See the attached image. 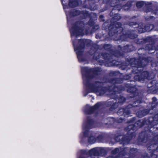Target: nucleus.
<instances>
[{
  "label": "nucleus",
  "mask_w": 158,
  "mask_h": 158,
  "mask_svg": "<svg viewBox=\"0 0 158 158\" xmlns=\"http://www.w3.org/2000/svg\"><path fill=\"white\" fill-rule=\"evenodd\" d=\"M146 64L139 63L138 64L136 65L135 67H142L144 66Z\"/></svg>",
  "instance_id": "obj_16"
},
{
  "label": "nucleus",
  "mask_w": 158,
  "mask_h": 158,
  "mask_svg": "<svg viewBox=\"0 0 158 158\" xmlns=\"http://www.w3.org/2000/svg\"><path fill=\"white\" fill-rule=\"evenodd\" d=\"M152 150H154V149H152Z\"/></svg>",
  "instance_id": "obj_38"
},
{
  "label": "nucleus",
  "mask_w": 158,
  "mask_h": 158,
  "mask_svg": "<svg viewBox=\"0 0 158 158\" xmlns=\"http://www.w3.org/2000/svg\"><path fill=\"white\" fill-rule=\"evenodd\" d=\"M119 152V149L118 148L115 149L113 151L112 153L114 154H116L117 153Z\"/></svg>",
  "instance_id": "obj_19"
},
{
  "label": "nucleus",
  "mask_w": 158,
  "mask_h": 158,
  "mask_svg": "<svg viewBox=\"0 0 158 158\" xmlns=\"http://www.w3.org/2000/svg\"><path fill=\"white\" fill-rule=\"evenodd\" d=\"M121 99L122 100V101H119V102H124L125 100V98H123V97H122L121 98Z\"/></svg>",
  "instance_id": "obj_23"
},
{
  "label": "nucleus",
  "mask_w": 158,
  "mask_h": 158,
  "mask_svg": "<svg viewBox=\"0 0 158 158\" xmlns=\"http://www.w3.org/2000/svg\"><path fill=\"white\" fill-rule=\"evenodd\" d=\"M108 107L109 106L108 102H99L96 104L94 106L90 107L89 105L86 106L84 108V112L87 114H91L101 106Z\"/></svg>",
  "instance_id": "obj_5"
},
{
  "label": "nucleus",
  "mask_w": 158,
  "mask_h": 158,
  "mask_svg": "<svg viewBox=\"0 0 158 158\" xmlns=\"http://www.w3.org/2000/svg\"><path fill=\"white\" fill-rule=\"evenodd\" d=\"M154 146V145H153L152 144L150 146V148H152V147H153Z\"/></svg>",
  "instance_id": "obj_31"
},
{
  "label": "nucleus",
  "mask_w": 158,
  "mask_h": 158,
  "mask_svg": "<svg viewBox=\"0 0 158 158\" xmlns=\"http://www.w3.org/2000/svg\"><path fill=\"white\" fill-rule=\"evenodd\" d=\"M76 14H75V15H77L79 14V12L77 11H76Z\"/></svg>",
  "instance_id": "obj_26"
},
{
  "label": "nucleus",
  "mask_w": 158,
  "mask_h": 158,
  "mask_svg": "<svg viewBox=\"0 0 158 158\" xmlns=\"http://www.w3.org/2000/svg\"><path fill=\"white\" fill-rule=\"evenodd\" d=\"M131 39H133V37H131Z\"/></svg>",
  "instance_id": "obj_39"
},
{
  "label": "nucleus",
  "mask_w": 158,
  "mask_h": 158,
  "mask_svg": "<svg viewBox=\"0 0 158 158\" xmlns=\"http://www.w3.org/2000/svg\"><path fill=\"white\" fill-rule=\"evenodd\" d=\"M69 6L72 7H75L78 5V3L76 1H73L72 2H70L69 3Z\"/></svg>",
  "instance_id": "obj_11"
},
{
  "label": "nucleus",
  "mask_w": 158,
  "mask_h": 158,
  "mask_svg": "<svg viewBox=\"0 0 158 158\" xmlns=\"http://www.w3.org/2000/svg\"><path fill=\"white\" fill-rule=\"evenodd\" d=\"M89 41L88 40L82 39L80 40H76L73 41L75 51L80 61H83L81 56L84 51V45L87 44Z\"/></svg>",
  "instance_id": "obj_2"
},
{
  "label": "nucleus",
  "mask_w": 158,
  "mask_h": 158,
  "mask_svg": "<svg viewBox=\"0 0 158 158\" xmlns=\"http://www.w3.org/2000/svg\"><path fill=\"white\" fill-rule=\"evenodd\" d=\"M80 26V23H77L73 26L70 30L71 36L73 40L75 38V36L83 35H84L83 30L81 28Z\"/></svg>",
  "instance_id": "obj_4"
},
{
  "label": "nucleus",
  "mask_w": 158,
  "mask_h": 158,
  "mask_svg": "<svg viewBox=\"0 0 158 158\" xmlns=\"http://www.w3.org/2000/svg\"><path fill=\"white\" fill-rule=\"evenodd\" d=\"M62 0H61V2H62V4H63V5L64 4H66V3H63V1H62Z\"/></svg>",
  "instance_id": "obj_29"
},
{
  "label": "nucleus",
  "mask_w": 158,
  "mask_h": 158,
  "mask_svg": "<svg viewBox=\"0 0 158 158\" xmlns=\"http://www.w3.org/2000/svg\"><path fill=\"white\" fill-rule=\"evenodd\" d=\"M111 92V91H109V94H110V93Z\"/></svg>",
  "instance_id": "obj_36"
},
{
  "label": "nucleus",
  "mask_w": 158,
  "mask_h": 158,
  "mask_svg": "<svg viewBox=\"0 0 158 158\" xmlns=\"http://www.w3.org/2000/svg\"><path fill=\"white\" fill-rule=\"evenodd\" d=\"M79 158H85V157H83L82 156H81Z\"/></svg>",
  "instance_id": "obj_28"
},
{
  "label": "nucleus",
  "mask_w": 158,
  "mask_h": 158,
  "mask_svg": "<svg viewBox=\"0 0 158 158\" xmlns=\"http://www.w3.org/2000/svg\"><path fill=\"white\" fill-rule=\"evenodd\" d=\"M156 117H157V115H156Z\"/></svg>",
  "instance_id": "obj_37"
},
{
  "label": "nucleus",
  "mask_w": 158,
  "mask_h": 158,
  "mask_svg": "<svg viewBox=\"0 0 158 158\" xmlns=\"http://www.w3.org/2000/svg\"><path fill=\"white\" fill-rule=\"evenodd\" d=\"M112 87L113 88L112 91H113L114 93L115 92H119V91L117 90H118V88L117 87H115L114 86H111L110 88L109 87V89H111V88Z\"/></svg>",
  "instance_id": "obj_14"
},
{
  "label": "nucleus",
  "mask_w": 158,
  "mask_h": 158,
  "mask_svg": "<svg viewBox=\"0 0 158 158\" xmlns=\"http://www.w3.org/2000/svg\"><path fill=\"white\" fill-rule=\"evenodd\" d=\"M142 126L141 122L140 121H137L134 124H130L126 128V130L128 131L131 130H135L137 127H140Z\"/></svg>",
  "instance_id": "obj_7"
},
{
  "label": "nucleus",
  "mask_w": 158,
  "mask_h": 158,
  "mask_svg": "<svg viewBox=\"0 0 158 158\" xmlns=\"http://www.w3.org/2000/svg\"><path fill=\"white\" fill-rule=\"evenodd\" d=\"M87 94H84V95L85 96Z\"/></svg>",
  "instance_id": "obj_32"
},
{
  "label": "nucleus",
  "mask_w": 158,
  "mask_h": 158,
  "mask_svg": "<svg viewBox=\"0 0 158 158\" xmlns=\"http://www.w3.org/2000/svg\"><path fill=\"white\" fill-rule=\"evenodd\" d=\"M131 139H128L127 137L123 138L121 136L116 137L115 140L117 141H121L123 143V144L128 143Z\"/></svg>",
  "instance_id": "obj_10"
},
{
  "label": "nucleus",
  "mask_w": 158,
  "mask_h": 158,
  "mask_svg": "<svg viewBox=\"0 0 158 158\" xmlns=\"http://www.w3.org/2000/svg\"><path fill=\"white\" fill-rule=\"evenodd\" d=\"M156 98H155V97H153L152 98V100L153 101V102L152 103V104H153V103H154L155 102H156Z\"/></svg>",
  "instance_id": "obj_25"
},
{
  "label": "nucleus",
  "mask_w": 158,
  "mask_h": 158,
  "mask_svg": "<svg viewBox=\"0 0 158 158\" xmlns=\"http://www.w3.org/2000/svg\"><path fill=\"white\" fill-rule=\"evenodd\" d=\"M148 73L147 71H144L143 72L140 76L139 77L138 76H135V78L137 79L138 77V80L140 82H142L145 79L148 78L149 79L148 77Z\"/></svg>",
  "instance_id": "obj_9"
},
{
  "label": "nucleus",
  "mask_w": 158,
  "mask_h": 158,
  "mask_svg": "<svg viewBox=\"0 0 158 158\" xmlns=\"http://www.w3.org/2000/svg\"><path fill=\"white\" fill-rule=\"evenodd\" d=\"M149 27L150 29H151V30L153 28L154 26L153 25L151 24L149 25Z\"/></svg>",
  "instance_id": "obj_22"
},
{
  "label": "nucleus",
  "mask_w": 158,
  "mask_h": 158,
  "mask_svg": "<svg viewBox=\"0 0 158 158\" xmlns=\"http://www.w3.org/2000/svg\"><path fill=\"white\" fill-rule=\"evenodd\" d=\"M63 8L64 9V6H63Z\"/></svg>",
  "instance_id": "obj_40"
},
{
  "label": "nucleus",
  "mask_w": 158,
  "mask_h": 158,
  "mask_svg": "<svg viewBox=\"0 0 158 158\" xmlns=\"http://www.w3.org/2000/svg\"><path fill=\"white\" fill-rule=\"evenodd\" d=\"M95 141L96 139L94 136H90L88 139V141L90 143H94L95 142Z\"/></svg>",
  "instance_id": "obj_12"
},
{
  "label": "nucleus",
  "mask_w": 158,
  "mask_h": 158,
  "mask_svg": "<svg viewBox=\"0 0 158 158\" xmlns=\"http://www.w3.org/2000/svg\"><path fill=\"white\" fill-rule=\"evenodd\" d=\"M131 105L128 106L125 109H121L118 111V113L119 115H122L123 114L125 116H128L127 115L130 114V111L128 109V108H130Z\"/></svg>",
  "instance_id": "obj_8"
},
{
  "label": "nucleus",
  "mask_w": 158,
  "mask_h": 158,
  "mask_svg": "<svg viewBox=\"0 0 158 158\" xmlns=\"http://www.w3.org/2000/svg\"><path fill=\"white\" fill-rule=\"evenodd\" d=\"M103 56L104 57V58L105 59V60L108 59V54L106 53V54H104V55L103 54Z\"/></svg>",
  "instance_id": "obj_20"
},
{
  "label": "nucleus",
  "mask_w": 158,
  "mask_h": 158,
  "mask_svg": "<svg viewBox=\"0 0 158 158\" xmlns=\"http://www.w3.org/2000/svg\"><path fill=\"white\" fill-rule=\"evenodd\" d=\"M107 151V149L105 148H96L91 149L88 152L84 150H81V153L84 155H87L88 153L90 156H103L106 154Z\"/></svg>",
  "instance_id": "obj_3"
},
{
  "label": "nucleus",
  "mask_w": 158,
  "mask_h": 158,
  "mask_svg": "<svg viewBox=\"0 0 158 158\" xmlns=\"http://www.w3.org/2000/svg\"><path fill=\"white\" fill-rule=\"evenodd\" d=\"M135 149H134V148H132L131 149V150H130V153H133L132 152L133 151H135Z\"/></svg>",
  "instance_id": "obj_24"
},
{
  "label": "nucleus",
  "mask_w": 158,
  "mask_h": 158,
  "mask_svg": "<svg viewBox=\"0 0 158 158\" xmlns=\"http://www.w3.org/2000/svg\"><path fill=\"white\" fill-rule=\"evenodd\" d=\"M97 29H98L99 27L98 26H97Z\"/></svg>",
  "instance_id": "obj_33"
},
{
  "label": "nucleus",
  "mask_w": 158,
  "mask_h": 158,
  "mask_svg": "<svg viewBox=\"0 0 158 158\" xmlns=\"http://www.w3.org/2000/svg\"><path fill=\"white\" fill-rule=\"evenodd\" d=\"M138 31L140 33H142L145 31V30L144 28H139L138 29Z\"/></svg>",
  "instance_id": "obj_17"
},
{
  "label": "nucleus",
  "mask_w": 158,
  "mask_h": 158,
  "mask_svg": "<svg viewBox=\"0 0 158 158\" xmlns=\"http://www.w3.org/2000/svg\"><path fill=\"white\" fill-rule=\"evenodd\" d=\"M103 17V15H100V18H102Z\"/></svg>",
  "instance_id": "obj_30"
},
{
  "label": "nucleus",
  "mask_w": 158,
  "mask_h": 158,
  "mask_svg": "<svg viewBox=\"0 0 158 158\" xmlns=\"http://www.w3.org/2000/svg\"><path fill=\"white\" fill-rule=\"evenodd\" d=\"M148 113V112L147 113H146L145 114H144V115H145L146 114H147Z\"/></svg>",
  "instance_id": "obj_34"
},
{
  "label": "nucleus",
  "mask_w": 158,
  "mask_h": 158,
  "mask_svg": "<svg viewBox=\"0 0 158 158\" xmlns=\"http://www.w3.org/2000/svg\"><path fill=\"white\" fill-rule=\"evenodd\" d=\"M121 18L120 16L118 14H117L115 15L113 18V19L114 21H116L119 19H120Z\"/></svg>",
  "instance_id": "obj_13"
},
{
  "label": "nucleus",
  "mask_w": 158,
  "mask_h": 158,
  "mask_svg": "<svg viewBox=\"0 0 158 158\" xmlns=\"http://www.w3.org/2000/svg\"><path fill=\"white\" fill-rule=\"evenodd\" d=\"M83 78L84 84L87 86L90 91L92 92L96 93L98 95H102L104 94L108 89L106 87H101V83L96 82L90 84V80L94 77L92 75L95 73L92 69L86 67L81 68Z\"/></svg>",
  "instance_id": "obj_1"
},
{
  "label": "nucleus",
  "mask_w": 158,
  "mask_h": 158,
  "mask_svg": "<svg viewBox=\"0 0 158 158\" xmlns=\"http://www.w3.org/2000/svg\"><path fill=\"white\" fill-rule=\"evenodd\" d=\"M93 121L90 118L87 119V123H84L83 125V136L84 137L88 136L91 134V132L89 131L87 128L90 127L93 123Z\"/></svg>",
  "instance_id": "obj_6"
},
{
  "label": "nucleus",
  "mask_w": 158,
  "mask_h": 158,
  "mask_svg": "<svg viewBox=\"0 0 158 158\" xmlns=\"http://www.w3.org/2000/svg\"><path fill=\"white\" fill-rule=\"evenodd\" d=\"M144 62H147V60L145 59V60L143 59L142 60V63Z\"/></svg>",
  "instance_id": "obj_27"
},
{
  "label": "nucleus",
  "mask_w": 158,
  "mask_h": 158,
  "mask_svg": "<svg viewBox=\"0 0 158 158\" xmlns=\"http://www.w3.org/2000/svg\"><path fill=\"white\" fill-rule=\"evenodd\" d=\"M144 29L145 30V31H151V29H150L149 25H147L144 27Z\"/></svg>",
  "instance_id": "obj_18"
},
{
  "label": "nucleus",
  "mask_w": 158,
  "mask_h": 158,
  "mask_svg": "<svg viewBox=\"0 0 158 158\" xmlns=\"http://www.w3.org/2000/svg\"><path fill=\"white\" fill-rule=\"evenodd\" d=\"M116 28L120 27L121 26V24L120 23H116Z\"/></svg>",
  "instance_id": "obj_21"
},
{
  "label": "nucleus",
  "mask_w": 158,
  "mask_h": 158,
  "mask_svg": "<svg viewBox=\"0 0 158 158\" xmlns=\"http://www.w3.org/2000/svg\"><path fill=\"white\" fill-rule=\"evenodd\" d=\"M156 14L157 15H158V13H157V12L156 13Z\"/></svg>",
  "instance_id": "obj_35"
},
{
  "label": "nucleus",
  "mask_w": 158,
  "mask_h": 158,
  "mask_svg": "<svg viewBox=\"0 0 158 158\" xmlns=\"http://www.w3.org/2000/svg\"><path fill=\"white\" fill-rule=\"evenodd\" d=\"M143 5V3L142 2H138L137 3L136 6L138 8H140L142 7Z\"/></svg>",
  "instance_id": "obj_15"
}]
</instances>
